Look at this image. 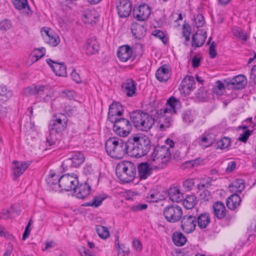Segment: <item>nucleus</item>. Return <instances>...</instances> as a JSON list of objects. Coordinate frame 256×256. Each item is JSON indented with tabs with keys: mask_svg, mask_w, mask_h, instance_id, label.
<instances>
[{
	"mask_svg": "<svg viewBox=\"0 0 256 256\" xmlns=\"http://www.w3.org/2000/svg\"><path fill=\"white\" fill-rule=\"evenodd\" d=\"M129 156L134 158H141L150 152L152 142L146 136L134 135L128 138Z\"/></svg>",
	"mask_w": 256,
	"mask_h": 256,
	"instance_id": "obj_1",
	"label": "nucleus"
},
{
	"mask_svg": "<svg viewBox=\"0 0 256 256\" xmlns=\"http://www.w3.org/2000/svg\"><path fill=\"white\" fill-rule=\"evenodd\" d=\"M128 140L124 141L118 137L108 139L105 144V148L108 155L114 159H121L126 154L129 155Z\"/></svg>",
	"mask_w": 256,
	"mask_h": 256,
	"instance_id": "obj_2",
	"label": "nucleus"
},
{
	"mask_svg": "<svg viewBox=\"0 0 256 256\" xmlns=\"http://www.w3.org/2000/svg\"><path fill=\"white\" fill-rule=\"evenodd\" d=\"M181 107L182 104L179 99L174 96L168 98L166 102V108L157 111V114L164 120V124H161L160 127L169 128L172 121V115L176 114Z\"/></svg>",
	"mask_w": 256,
	"mask_h": 256,
	"instance_id": "obj_3",
	"label": "nucleus"
},
{
	"mask_svg": "<svg viewBox=\"0 0 256 256\" xmlns=\"http://www.w3.org/2000/svg\"><path fill=\"white\" fill-rule=\"evenodd\" d=\"M131 121L134 126L141 130L147 132L154 124L152 116L141 110H134L129 113Z\"/></svg>",
	"mask_w": 256,
	"mask_h": 256,
	"instance_id": "obj_4",
	"label": "nucleus"
},
{
	"mask_svg": "<svg viewBox=\"0 0 256 256\" xmlns=\"http://www.w3.org/2000/svg\"><path fill=\"white\" fill-rule=\"evenodd\" d=\"M116 173L120 180L124 182H129L136 178V166L130 161H122L116 166Z\"/></svg>",
	"mask_w": 256,
	"mask_h": 256,
	"instance_id": "obj_5",
	"label": "nucleus"
},
{
	"mask_svg": "<svg viewBox=\"0 0 256 256\" xmlns=\"http://www.w3.org/2000/svg\"><path fill=\"white\" fill-rule=\"evenodd\" d=\"M197 182V193L199 194L200 198L202 200H208L207 198L206 188H208V179L207 178H202L200 181L198 179L188 178L183 183V186L186 190L189 191L192 189L195 183Z\"/></svg>",
	"mask_w": 256,
	"mask_h": 256,
	"instance_id": "obj_6",
	"label": "nucleus"
},
{
	"mask_svg": "<svg viewBox=\"0 0 256 256\" xmlns=\"http://www.w3.org/2000/svg\"><path fill=\"white\" fill-rule=\"evenodd\" d=\"M66 157L62 165L64 171L70 170L72 168L80 167L85 160L84 154L78 151L71 152Z\"/></svg>",
	"mask_w": 256,
	"mask_h": 256,
	"instance_id": "obj_7",
	"label": "nucleus"
},
{
	"mask_svg": "<svg viewBox=\"0 0 256 256\" xmlns=\"http://www.w3.org/2000/svg\"><path fill=\"white\" fill-rule=\"evenodd\" d=\"M110 122L114 124V132L120 136L125 137L128 136L132 130L131 122L126 118L121 117Z\"/></svg>",
	"mask_w": 256,
	"mask_h": 256,
	"instance_id": "obj_8",
	"label": "nucleus"
},
{
	"mask_svg": "<svg viewBox=\"0 0 256 256\" xmlns=\"http://www.w3.org/2000/svg\"><path fill=\"white\" fill-rule=\"evenodd\" d=\"M171 152L170 148L166 146H154L152 154L148 160H158L162 164L164 163L165 165L170 160Z\"/></svg>",
	"mask_w": 256,
	"mask_h": 256,
	"instance_id": "obj_9",
	"label": "nucleus"
},
{
	"mask_svg": "<svg viewBox=\"0 0 256 256\" xmlns=\"http://www.w3.org/2000/svg\"><path fill=\"white\" fill-rule=\"evenodd\" d=\"M68 119L63 114L60 113L54 116V119L48 126L49 130L56 132L57 134H60L67 127Z\"/></svg>",
	"mask_w": 256,
	"mask_h": 256,
	"instance_id": "obj_10",
	"label": "nucleus"
},
{
	"mask_svg": "<svg viewBox=\"0 0 256 256\" xmlns=\"http://www.w3.org/2000/svg\"><path fill=\"white\" fill-rule=\"evenodd\" d=\"M165 219L168 222L174 223L180 220L182 214V208L177 204H170L163 211Z\"/></svg>",
	"mask_w": 256,
	"mask_h": 256,
	"instance_id": "obj_11",
	"label": "nucleus"
},
{
	"mask_svg": "<svg viewBox=\"0 0 256 256\" xmlns=\"http://www.w3.org/2000/svg\"><path fill=\"white\" fill-rule=\"evenodd\" d=\"M57 180H58V186L62 190L70 191L74 190L76 186L78 184V180L77 176L65 174L58 178L57 176Z\"/></svg>",
	"mask_w": 256,
	"mask_h": 256,
	"instance_id": "obj_12",
	"label": "nucleus"
},
{
	"mask_svg": "<svg viewBox=\"0 0 256 256\" xmlns=\"http://www.w3.org/2000/svg\"><path fill=\"white\" fill-rule=\"evenodd\" d=\"M151 14V10L149 6L143 3L138 6L134 7L132 14L134 18L140 22H144L147 20Z\"/></svg>",
	"mask_w": 256,
	"mask_h": 256,
	"instance_id": "obj_13",
	"label": "nucleus"
},
{
	"mask_svg": "<svg viewBox=\"0 0 256 256\" xmlns=\"http://www.w3.org/2000/svg\"><path fill=\"white\" fill-rule=\"evenodd\" d=\"M181 219V228L186 233H190L196 228V217L192 214H186Z\"/></svg>",
	"mask_w": 256,
	"mask_h": 256,
	"instance_id": "obj_14",
	"label": "nucleus"
},
{
	"mask_svg": "<svg viewBox=\"0 0 256 256\" xmlns=\"http://www.w3.org/2000/svg\"><path fill=\"white\" fill-rule=\"evenodd\" d=\"M124 114L123 106L119 102H114L109 107L108 120L112 122L114 119L122 117Z\"/></svg>",
	"mask_w": 256,
	"mask_h": 256,
	"instance_id": "obj_15",
	"label": "nucleus"
},
{
	"mask_svg": "<svg viewBox=\"0 0 256 256\" xmlns=\"http://www.w3.org/2000/svg\"><path fill=\"white\" fill-rule=\"evenodd\" d=\"M196 82L192 76H186L182 80L179 86V90L185 94H189L196 88Z\"/></svg>",
	"mask_w": 256,
	"mask_h": 256,
	"instance_id": "obj_16",
	"label": "nucleus"
},
{
	"mask_svg": "<svg viewBox=\"0 0 256 256\" xmlns=\"http://www.w3.org/2000/svg\"><path fill=\"white\" fill-rule=\"evenodd\" d=\"M118 14L120 18L128 16L132 12V5L129 0H119L116 5Z\"/></svg>",
	"mask_w": 256,
	"mask_h": 256,
	"instance_id": "obj_17",
	"label": "nucleus"
},
{
	"mask_svg": "<svg viewBox=\"0 0 256 256\" xmlns=\"http://www.w3.org/2000/svg\"><path fill=\"white\" fill-rule=\"evenodd\" d=\"M224 82L226 84V86L232 85V88L234 89L241 90L245 87L247 83V80L244 75L239 74L232 79L224 80Z\"/></svg>",
	"mask_w": 256,
	"mask_h": 256,
	"instance_id": "obj_18",
	"label": "nucleus"
},
{
	"mask_svg": "<svg viewBox=\"0 0 256 256\" xmlns=\"http://www.w3.org/2000/svg\"><path fill=\"white\" fill-rule=\"evenodd\" d=\"M212 136H210V139L209 138V146L215 149L224 150L230 146L231 140L228 137L224 136L216 142L214 135L212 134Z\"/></svg>",
	"mask_w": 256,
	"mask_h": 256,
	"instance_id": "obj_19",
	"label": "nucleus"
},
{
	"mask_svg": "<svg viewBox=\"0 0 256 256\" xmlns=\"http://www.w3.org/2000/svg\"><path fill=\"white\" fill-rule=\"evenodd\" d=\"M48 90V86L46 85H33L24 90V94L26 96H36L42 97L44 92Z\"/></svg>",
	"mask_w": 256,
	"mask_h": 256,
	"instance_id": "obj_20",
	"label": "nucleus"
},
{
	"mask_svg": "<svg viewBox=\"0 0 256 256\" xmlns=\"http://www.w3.org/2000/svg\"><path fill=\"white\" fill-rule=\"evenodd\" d=\"M132 34L136 39L140 40L144 38L146 34L147 24L146 22H134L131 27Z\"/></svg>",
	"mask_w": 256,
	"mask_h": 256,
	"instance_id": "obj_21",
	"label": "nucleus"
},
{
	"mask_svg": "<svg viewBox=\"0 0 256 256\" xmlns=\"http://www.w3.org/2000/svg\"><path fill=\"white\" fill-rule=\"evenodd\" d=\"M156 78L160 82H165L168 80L171 76L170 67L168 64L160 66L156 71Z\"/></svg>",
	"mask_w": 256,
	"mask_h": 256,
	"instance_id": "obj_22",
	"label": "nucleus"
},
{
	"mask_svg": "<svg viewBox=\"0 0 256 256\" xmlns=\"http://www.w3.org/2000/svg\"><path fill=\"white\" fill-rule=\"evenodd\" d=\"M91 191V186L86 182L77 185L74 190V192L78 198L84 199L89 196Z\"/></svg>",
	"mask_w": 256,
	"mask_h": 256,
	"instance_id": "obj_23",
	"label": "nucleus"
},
{
	"mask_svg": "<svg viewBox=\"0 0 256 256\" xmlns=\"http://www.w3.org/2000/svg\"><path fill=\"white\" fill-rule=\"evenodd\" d=\"M45 35L44 38L46 43L52 46H56L60 42L58 36L55 34L51 29L48 28L44 30Z\"/></svg>",
	"mask_w": 256,
	"mask_h": 256,
	"instance_id": "obj_24",
	"label": "nucleus"
},
{
	"mask_svg": "<svg viewBox=\"0 0 256 256\" xmlns=\"http://www.w3.org/2000/svg\"><path fill=\"white\" fill-rule=\"evenodd\" d=\"M138 176L140 180H146L152 172V168L148 162H142L138 166Z\"/></svg>",
	"mask_w": 256,
	"mask_h": 256,
	"instance_id": "obj_25",
	"label": "nucleus"
},
{
	"mask_svg": "<svg viewBox=\"0 0 256 256\" xmlns=\"http://www.w3.org/2000/svg\"><path fill=\"white\" fill-rule=\"evenodd\" d=\"M132 50L128 45L120 46L117 52V56L121 62L128 61L132 56Z\"/></svg>",
	"mask_w": 256,
	"mask_h": 256,
	"instance_id": "obj_26",
	"label": "nucleus"
},
{
	"mask_svg": "<svg viewBox=\"0 0 256 256\" xmlns=\"http://www.w3.org/2000/svg\"><path fill=\"white\" fill-rule=\"evenodd\" d=\"M122 88L128 96L132 97L136 94V82L132 79H127L122 83Z\"/></svg>",
	"mask_w": 256,
	"mask_h": 256,
	"instance_id": "obj_27",
	"label": "nucleus"
},
{
	"mask_svg": "<svg viewBox=\"0 0 256 256\" xmlns=\"http://www.w3.org/2000/svg\"><path fill=\"white\" fill-rule=\"evenodd\" d=\"M13 164H14L13 168V174L15 180L22 175L30 164V162H20L14 161Z\"/></svg>",
	"mask_w": 256,
	"mask_h": 256,
	"instance_id": "obj_28",
	"label": "nucleus"
},
{
	"mask_svg": "<svg viewBox=\"0 0 256 256\" xmlns=\"http://www.w3.org/2000/svg\"><path fill=\"white\" fill-rule=\"evenodd\" d=\"M207 37L206 32H202L198 30L192 36V46L200 47L202 46Z\"/></svg>",
	"mask_w": 256,
	"mask_h": 256,
	"instance_id": "obj_29",
	"label": "nucleus"
},
{
	"mask_svg": "<svg viewBox=\"0 0 256 256\" xmlns=\"http://www.w3.org/2000/svg\"><path fill=\"white\" fill-rule=\"evenodd\" d=\"M214 214L218 219L223 218L226 215V210L224 203L216 202L212 206Z\"/></svg>",
	"mask_w": 256,
	"mask_h": 256,
	"instance_id": "obj_30",
	"label": "nucleus"
},
{
	"mask_svg": "<svg viewBox=\"0 0 256 256\" xmlns=\"http://www.w3.org/2000/svg\"><path fill=\"white\" fill-rule=\"evenodd\" d=\"M168 194L170 199L173 202H179L184 198L183 194L177 186L170 188L168 191Z\"/></svg>",
	"mask_w": 256,
	"mask_h": 256,
	"instance_id": "obj_31",
	"label": "nucleus"
},
{
	"mask_svg": "<svg viewBox=\"0 0 256 256\" xmlns=\"http://www.w3.org/2000/svg\"><path fill=\"white\" fill-rule=\"evenodd\" d=\"M245 187V180L242 179H236L228 186L230 192L234 194L240 193L244 190Z\"/></svg>",
	"mask_w": 256,
	"mask_h": 256,
	"instance_id": "obj_32",
	"label": "nucleus"
},
{
	"mask_svg": "<svg viewBox=\"0 0 256 256\" xmlns=\"http://www.w3.org/2000/svg\"><path fill=\"white\" fill-rule=\"evenodd\" d=\"M240 202L241 198L239 195L234 193L227 198L226 204L229 209L234 210L240 204Z\"/></svg>",
	"mask_w": 256,
	"mask_h": 256,
	"instance_id": "obj_33",
	"label": "nucleus"
},
{
	"mask_svg": "<svg viewBox=\"0 0 256 256\" xmlns=\"http://www.w3.org/2000/svg\"><path fill=\"white\" fill-rule=\"evenodd\" d=\"M52 69L58 76L64 77L67 76L66 68L64 62H54V65L52 66Z\"/></svg>",
	"mask_w": 256,
	"mask_h": 256,
	"instance_id": "obj_34",
	"label": "nucleus"
},
{
	"mask_svg": "<svg viewBox=\"0 0 256 256\" xmlns=\"http://www.w3.org/2000/svg\"><path fill=\"white\" fill-rule=\"evenodd\" d=\"M84 48L88 55H92L98 52L99 46L96 40H88L84 46Z\"/></svg>",
	"mask_w": 256,
	"mask_h": 256,
	"instance_id": "obj_35",
	"label": "nucleus"
},
{
	"mask_svg": "<svg viewBox=\"0 0 256 256\" xmlns=\"http://www.w3.org/2000/svg\"><path fill=\"white\" fill-rule=\"evenodd\" d=\"M172 240L176 246H181L186 243L187 240L182 233L176 231L172 235Z\"/></svg>",
	"mask_w": 256,
	"mask_h": 256,
	"instance_id": "obj_36",
	"label": "nucleus"
},
{
	"mask_svg": "<svg viewBox=\"0 0 256 256\" xmlns=\"http://www.w3.org/2000/svg\"><path fill=\"white\" fill-rule=\"evenodd\" d=\"M13 4L14 7L18 10H22L27 8L28 14H32V12L28 5V0H14Z\"/></svg>",
	"mask_w": 256,
	"mask_h": 256,
	"instance_id": "obj_37",
	"label": "nucleus"
},
{
	"mask_svg": "<svg viewBox=\"0 0 256 256\" xmlns=\"http://www.w3.org/2000/svg\"><path fill=\"white\" fill-rule=\"evenodd\" d=\"M196 224L200 229L206 228L208 225V214L206 212H203L200 214L196 218Z\"/></svg>",
	"mask_w": 256,
	"mask_h": 256,
	"instance_id": "obj_38",
	"label": "nucleus"
},
{
	"mask_svg": "<svg viewBox=\"0 0 256 256\" xmlns=\"http://www.w3.org/2000/svg\"><path fill=\"white\" fill-rule=\"evenodd\" d=\"M106 198L104 196H95L94 199L89 202H84L82 204L84 206H92L93 208H98L102 204V201Z\"/></svg>",
	"mask_w": 256,
	"mask_h": 256,
	"instance_id": "obj_39",
	"label": "nucleus"
},
{
	"mask_svg": "<svg viewBox=\"0 0 256 256\" xmlns=\"http://www.w3.org/2000/svg\"><path fill=\"white\" fill-rule=\"evenodd\" d=\"M12 90H8L6 86H0V100L6 102L12 96Z\"/></svg>",
	"mask_w": 256,
	"mask_h": 256,
	"instance_id": "obj_40",
	"label": "nucleus"
},
{
	"mask_svg": "<svg viewBox=\"0 0 256 256\" xmlns=\"http://www.w3.org/2000/svg\"><path fill=\"white\" fill-rule=\"evenodd\" d=\"M183 200V205L186 209L192 208L196 204V197L194 195L188 196Z\"/></svg>",
	"mask_w": 256,
	"mask_h": 256,
	"instance_id": "obj_41",
	"label": "nucleus"
},
{
	"mask_svg": "<svg viewBox=\"0 0 256 256\" xmlns=\"http://www.w3.org/2000/svg\"><path fill=\"white\" fill-rule=\"evenodd\" d=\"M82 20L85 24H95L96 22V16L92 11H86L83 15Z\"/></svg>",
	"mask_w": 256,
	"mask_h": 256,
	"instance_id": "obj_42",
	"label": "nucleus"
},
{
	"mask_svg": "<svg viewBox=\"0 0 256 256\" xmlns=\"http://www.w3.org/2000/svg\"><path fill=\"white\" fill-rule=\"evenodd\" d=\"M56 132L50 130L48 135L46 136V142L50 146L56 145L58 142V136Z\"/></svg>",
	"mask_w": 256,
	"mask_h": 256,
	"instance_id": "obj_43",
	"label": "nucleus"
},
{
	"mask_svg": "<svg viewBox=\"0 0 256 256\" xmlns=\"http://www.w3.org/2000/svg\"><path fill=\"white\" fill-rule=\"evenodd\" d=\"M226 84L222 83L221 81L218 80L216 82V84L214 86L212 92L216 95L221 96L222 94V90L224 88Z\"/></svg>",
	"mask_w": 256,
	"mask_h": 256,
	"instance_id": "obj_44",
	"label": "nucleus"
},
{
	"mask_svg": "<svg viewBox=\"0 0 256 256\" xmlns=\"http://www.w3.org/2000/svg\"><path fill=\"white\" fill-rule=\"evenodd\" d=\"M96 232L99 236L103 239H106L110 236V232L108 228L104 226H98Z\"/></svg>",
	"mask_w": 256,
	"mask_h": 256,
	"instance_id": "obj_45",
	"label": "nucleus"
},
{
	"mask_svg": "<svg viewBox=\"0 0 256 256\" xmlns=\"http://www.w3.org/2000/svg\"><path fill=\"white\" fill-rule=\"evenodd\" d=\"M212 38H209V56L212 58H215L217 56V52L216 48L217 46V44L214 42H211Z\"/></svg>",
	"mask_w": 256,
	"mask_h": 256,
	"instance_id": "obj_46",
	"label": "nucleus"
},
{
	"mask_svg": "<svg viewBox=\"0 0 256 256\" xmlns=\"http://www.w3.org/2000/svg\"><path fill=\"white\" fill-rule=\"evenodd\" d=\"M183 122L186 124H190L194 120V116L192 114L191 110H186L182 114Z\"/></svg>",
	"mask_w": 256,
	"mask_h": 256,
	"instance_id": "obj_47",
	"label": "nucleus"
},
{
	"mask_svg": "<svg viewBox=\"0 0 256 256\" xmlns=\"http://www.w3.org/2000/svg\"><path fill=\"white\" fill-rule=\"evenodd\" d=\"M196 98L201 102L206 101L208 97L207 91L204 90L203 88H200L196 94Z\"/></svg>",
	"mask_w": 256,
	"mask_h": 256,
	"instance_id": "obj_48",
	"label": "nucleus"
},
{
	"mask_svg": "<svg viewBox=\"0 0 256 256\" xmlns=\"http://www.w3.org/2000/svg\"><path fill=\"white\" fill-rule=\"evenodd\" d=\"M152 34L153 36H154L156 38H159L160 40H161L162 43L164 44H167L168 40L166 38V36H165L164 32L162 31L161 30H154L152 32Z\"/></svg>",
	"mask_w": 256,
	"mask_h": 256,
	"instance_id": "obj_49",
	"label": "nucleus"
},
{
	"mask_svg": "<svg viewBox=\"0 0 256 256\" xmlns=\"http://www.w3.org/2000/svg\"><path fill=\"white\" fill-rule=\"evenodd\" d=\"M232 32L235 36L238 38L242 40H246V35L242 32V30L238 28H234L232 30Z\"/></svg>",
	"mask_w": 256,
	"mask_h": 256,
	"instance_id": "obj_50",
	"label": "nucleus"
},
{
	"mask_svg": "<svg viewBox=\"0 0 256 256\" xmlns=\"http://www.w3.org/2000/svg\"><path fill=\"white\" fill-rule=\"evenodd\" d=\"M12 26L11 22L8 20H4L0 22V30L4 31L8 30Z\"/></svg>",
	"mask_w": 256,
	"mask_h": 256,
	"instance_id": "obj_51",
	"label": "nucleus"
},
{
	"mask_svg": "<svg viewBox=\"0 0 256 256\" xmlns=\"http://www.w3.org/2000/svg\"><path fill=\"white\" fill-rule=\"evenodd\" d=\"M194 20L197 28L202 27L205 23L204 16L201 14H198L196 17H194Z\"/></svg>",
	"mask_w": 256,
	"mask_h": 256,
	"instance_id": "obj_52",
	"label": "nucleus"
},
{
	"mask_svg": "<svg viewBox=\"0 0 256 256\" xmlns=\"http://www.w3.org/2000/svg\"><path fill=\"white\" fill-rule=\"evenodd\" d=\"M252 130H246L242 134H240L238 140L242 142L246 143L250 136L251 135Z\"/></svg>",
	"mask_w": 256,
	"mask_h": 256,
	"instance_id": "obj_53",
	"label": "nucleus"
},
{
	"mask_svg": "<svg viewBox=\"0 0 256 256\" xmlns=\"http://www.w3.org/2000/svg\"><path fill=\"white\" fill-rule=\"evenodd\" d=\"M148 208V204H139L137 205L133 206L131 209L133 212H136L143 210H146Z\"/></svg>",
	"mask_w": 256,
	"mask_h": 256,
	"instance_id": "obj_54",
	"label": "nucleus"
},
{
	"mask_svg": "<svg viewBox=\"0 0 256 256\" xmlns=\"http://www.w3.org/2000/svg\"><path fill=\"white\" fill-rule=\"evenodd\" d=\"M70 76L76 82L80 84L82 82L81 78L79 74H78L75 69H73L72 71L71 72Z\"/></svg>",
	"mask_w": 256,
	"mask_h": 256,
	"instance_id": "obj_55",
	"label": "nucleus"
},
{
	"mask_svg": "<svg viewBox=\"0 0 256 256\" xmlns=\"http://www.w3.org/2000/svg\"><path fill=\"white\" fill-rule=\"evenodd\" d=\"M57 176L59 177V176L56 175V174H50V178L48 180V183L50 184H58V180L57 179Z\"/></svg>",
	"mask_w": 256,
	"mask_h": 256,
	"instance_id": "obj_56",
	"label": "nucleus"
},
{
	"mask_svg": "<svg viewBox=\"0 0 256 256\" xmlns=\"http://www.w3.org/2000/svg\"><path fill=\"white\" fill-rule=\"evenodd\" d=\"M197 140L199 144H200L203 148L208 147V146L203 144L204 142H208V138L206 136H203L200 137Z\"/></svg>",
	"mask_w": 256,
	"mask_h": 256,
	"instance_id": "obj_57",
	"label": "nucleus"
},
{
	"mask_svg": "<svg viewBox=\"0 0 256 256\" xmlns=\"http://www.w3.org/2000/svg\"><path fill=\"white\" fill-rule=\"evenodd\" d=\"M191 32V27L189 24H184L182 26V35H190Z\"/></svg>",
	"mask_w": 256,
	"mask_h": 256,
	"instance_id": "obj_58",
	"label": "nucleus"
},
{
	"mask_svg": "<svg viewBox=\"0 0 256 256\" xmlns=\"http://www.w3.org/2000/svg\"><path fill=\"white\" fill-rule=\"evenodd\" d=\"M250 79L256 84V64L251 69Z\"/></svg>",
	"mask_w": 256,
	"mask_h": 256,
	"instance_id": "obj_59",
	"label": "nucleus"
},
{
	"mask_svg": "<svg viewBox=\"0 0 256 256\" xmlns=\"http://www.w3.org/2000/svg\"><path fill=\"white\" fill-rule=\"evenodd\" d=\"M217 173V170L214 168L210 170V174L213 176L212 177H209V185L210 184V183L212 181H215L217 179L218 176Z\"/></svg>",
	"mask_w": 256,
	"mask_h": 256,
	"instance_id": "obj_60",
	"label": "nucleus"
},
{
	"mask_svg": "<svg viewBox=\"0 0 256 256\" xmlns=\"http://www.w3.org/2000/svg\"><path fill=\"white\" fill-rule=\"evenodd\" d=\"M236 167V162L234 161L230 162L228 165L227 168L226 169V172H232Z\"/></svg>",
	"mask_w": 256,
	"mask_h": 256,
	"instance_id": "obj_61",
	"label": "nucleus"
},
{
	"mask_svg": "<svg viewBox=\"0 0 256 256\" xmlns=\"http://www.w3.org/2000/svg\"><path fill=\"white\" fill-rule=\"evenodd\" d=\"M74 91L65 90L62 92V96L71 99L74 97Z\"/></svg>",
	"mask_w": 256,
	"mask_h": 256,
	"instance_id": "obj_62",
	"label": "nucleus"
},
{
	"mask_svg": "<svg viewBox=\"0 0 256 256\" xmlns=\"http://www.w3.org/2000/svg\"><path fill=\"white\" fill-rule=\"evenodd\" d=\"M192 66L194 68H198L200 65V59L196 56H194L192 58Z\"/></svg>",
	"mask_w": 256,
	"mask_h": 256,
	"instance_id": "obj_63",
	"label": "nucleus"
},
{
	"mask_svg": "<svg viewBox=\"0 0 256 256\" xmlns=\"http://www.w3.org/2000/svg\"><path fill=\"white\" fill-rule=\"evenodd\" d=\"M30 232V230L29 226H26L24 232L22 234V240H24L28 238Z\"/></svg>",
	"mask_w": 256,
	"mask_h": 256,
	"instance_id": "obj_64",
	"label": "nucleus"
}]
</instances>
